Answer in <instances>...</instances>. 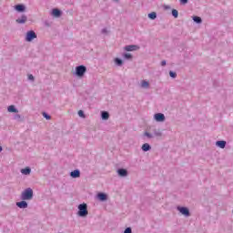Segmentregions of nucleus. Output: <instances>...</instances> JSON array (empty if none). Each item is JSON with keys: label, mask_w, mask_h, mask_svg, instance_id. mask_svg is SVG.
Returning <instances> with one entry per match:
<instances>
[{"label": "nucleus", "mask_w": 233, "mask_h": 233, "mask_svg": "<svg viewBox=\"0 0 233 233\" xmlns=\"http://www.w3.org/2000/svg\"><path fill=\"white\" fill-rule=\"evenodd\" d=\"M34 198V191L32 188H26L24 192L21 194V199L25 200H30Z\"/></svg>", "instance_id": "obj_1"}, {"label": "nucleus", "mask_w": 233, "mask_h": 233, "mask_svg": "<svg viewBox=\"0 0 233 233\" xmlns=\"http://www.w3.org/2000/svg\"><path fill=\"white\" fill-rule=\"evenodd\" d=\"M78 216L85 218L88 216V209L86 204L83 203L78 206Z\"/></svg>", "instance_id": "obj_2"}, {"label": "nucleus", "mask_w": 233, "mask_h": 233, "mask_svg": "<svg viewBox=\"0 0 233 233\" xmlns=\"http://www.w3.org/2000/svg\"><path fill=\"white\" fill-rule=\"evenodd\" d=\"M86 73V66H79L76 67V74L78 77H83Z\"/></svg>", "instance_id": "obj_3"}, {"label": "nucleus", "mask_w": 233, "mask_h": 233, "mask_svg": "<svg viewBox=\"0 0 233 233\" xmlns=\"http://www.w3.org/2000/svg\"><path fill=\"white\" fill-rule=\"evenodd\" d=\"M37 38V35L34 31H28L25 35V41L30 43V41H34V39Z\"/></svg>", "instance_id": "obj_4"}, {"label": "nucleus", "mask_w": 233, "mask_h": 233, "mask_svg": "<svg viewBox=\"0 0 233 233\" xmlns=\"http://www.w3.org/2000/svg\"><path fill=\"white\" fill-rule=\"evenodd\" d=\"M125 50L127 52H135L136 50H139V46H136V45L127 46L125 47Z\"/></svg>", "instance_id": "obj_5"}, {"label": "nucleus", "mask_w": 233, "mask_h": 233, "mask_svg": "<svg viewBox=\"0 0 233 233\" xmlns=\"http://www.w3.org/2000/svg\"><path fill=\"white\" fill-rule=\"evenodd\" d=\"M155 119L156 121L163 122L165 121V115L163 113L155 114Z\"/></svg>", "instance_id": "obj_6"}, {"label": "nucleus", "mask_w": 233, "mask_h": 233, "mask_svg": "<svg viewBox=\"0 0 233 233\" xmlns=\"http://www.w3.org/2000/svg\"><path fill=\"white\" fill-rule=\"evenodd\" d=\"M177 209L179 210V212L181 214H183V216H187V217L190 216V212L188 211V208H177Z\"/></svg>", "instance_id": "obj_7"}, {"label": "nucleus", "mask_w": 233, "mask_h": 233, "mask_svg": "<svg viewBox=\"0 0 233 233\" xmlns=\"http://www.w3.org/2000/svg\"><path fill=\"white\" fill-rule=\"evenodd\" d=\"M16 207H18V208H27L28 203H26V201L23 200V201L17 202Z\"/></svg>", "instance_id": "obj_8"}, {"label": "nucleus", "mask_w": 233, "mask_h": 233, "mask_svg": "<svg viewBox=\"0 0 233 233\" xmlns=\"http://www.w3.org/2000/svg\"><path fill=\"white\" fill-rule=\"evenodd\" d=\"M117 172H118V176H121V177H125L128 175V172L127 171V169L120 168L117 170Z\"/></svg>", "instance_id": "obj_9"}, {"label": "nucleus", "mask_w": 233, "mask_h": 233, "mask_svg": "<svg viewBox=\"0 0 233 233\" xmlns=\"http://www.w3.org/2000/svg\"><path fill=\"white\" fill-rule=\"evenodd\" d=\"M216 145L217 147H219V148H225V147H227V142L220 140V141H217Z\"/></svg>", "instance_id": "obj_10"}, {"label": "nucleus", "mask_w": 233, "mask_h": 233, "mask_svg": "<svg viewBox=\"0 0 233 233\" xmlns=\"http://www.w3.org/2000/svg\"><path fill=\"white\" fill-rule=\"evenodd\" d=\"M71 177H79L81 176V172L76 169L70 173Z\"/></svg>", "instance_id": "obj_11"}, {"label": "nucleus", "mask_w": 233, "mask_h": 233, "mask_svg": "<svg viewBox=\"0 0 233 233\" xmlns=\"http://www.w3.org/2000/svg\"><path fill=\"white\" fill-rule=\"evenodd\" d=\"M16 23L19 25H24V23H26V15H22L21 18L16 19Z\"/></svg>", "instance_id": "obj_12"}, {"label": "nucleus", "mask_w": 233, "mask_h": 233, "mask_svg": "<svg viewBox=\"0 0 233 233\" xmlns=\"http://www.w3.org/2000/svg\"><path fill=\"white\" fill-rule=\"evenodd\" d=\"M30 172H32V169H30V167L21 169V173L24 174V176L30 175Z\"/></svg>", "instance_id": "obj_13"}, {"label": "nucleus", "mask_w": 233, "mask_h": 233, "mask_svg": "<svg viewBox=\"0 0 233 233\" xmlns=\"http://www.w3.org/2000/svg\"><path fill=\"white\" fill-rule=\"evenodd\" d=\"M15 10H16V12H25V5H16L15 6Z\"/></svg>", "instance_id": "obj_14"}, {"label": "nucleus", "mask_w": 233, "mask_h": 233, "mask_svg": "<svg viewBox=\"0 0 233 233\" xmlns=\"http://www.w3.org/2000/svg\"><path fill=\"white\" fill-rule=\"evenodd\" d=\"M52 14L55 17H60L61 16V11H59V9H53Z\"/></svg>", "instance_id": "obj_15"}, {"label": "nucleus", "mask_w": 233, "mask_h": 233, "mask_svg": "<svg viewBox=\"0 0 233 233\" xmlns=\"http://www.w3.org/2000/svg\"><path fill=\"white\" fill-rule=\"evenodd\" d=\"M7 110H8V112H13V113H15V114H17V109L15 108V106H9L8 107H7Z\"/></svg>", "instance_id": "obj_16"}, {"label": "nucleus", "mask_w": 233, "mask_h": 233, "mask_svg": "<svg viewBox=\"0 0 233 233\" xmlns=\"http://www.w3.org/2000/svg\"><path fill=\"white\" fill-rule=\"evenodd\" d=\"M98 199H100V201H106V195H105L104 193H99L97 195Z\"/></svg>", "instance_id": "obj_17"}, {"label": "nucleus", "mask_w": 233, "mask_h": 233, "mask_svg": "<svg viewBox=\"0 0 233 233\" xmlns=\"http://www.w3.org/2000/svg\"><path fill=\"white\" fill-rule=\"evenodd\" d=\"M142 150L144 152H148V150H150V145L148 143H146L142 146Z\"/></svg>", "instance_id": "obj_18"}, {"label": "nucleus", "mask_w": 233, "mask_h": 233, "mask_svg": "<svg viewBox=\"0 0 233 233\" xmlns=\"http://www.w3.org/2000/svg\"><path fill=\"white\" fill-rule=\"evenodd\" d=\"M141 86L142 88H148V86H150V84L147 80H143L141 82Z\"/></svg>", "instance_id": "obj_19"}, {"label": "nucleus", "mask_w": 233, "mask_h": 233, "mask_svg": "<svg viewBox=\"0 0 233 233\" xmlns=\"http://www.w3.org/2000/svg\"><path fill=\"white\" fill-rule=\"evenodd\" d=\"M108 117H110V115L108 114V112L106 111L102 112V119H108Z\"/></svg>", "instance_id": "obj_20"}, {"label": "nucleus", "mask_w": 233, "mask_h": 233, "mask_svg": "<svg viewBox=\"0 0 233 233\" xmlns=\"http://www.w3.org/2000/svg\"><path fill=\"white\" fill-rule=\"evenodd\" d=\"M148 17L149 19H156V17H157V15H156V12H152L148 14Z\"/></svg>", "instance_id": "obj_21"}, {"label": "nucleus", "mask_w": 233, "mask_h": 233, "mask_svg": "<svg viewBox=\"0 0 233 233\" xmlns=\"http://www.w3.org/2000/svg\"><path fill=\"white\" fill-rule=\"evenodd\" d=\"M115 63L116 65H118V66H121V65H123V60L122 59H119V58H116L115 59Z\"/></svg>", "instance_id": "obj_22"}, {"label": "nucleus", "mask_w": 233, "mask_h": 233, "mask_svg": "<svg viewBox=\"0 0 233 233\" xmlns=\"http://www.w3.org/2000/svg\"><path fill=\"white\" fill-rule=\"evenodd\" d=\"M172 15H173V17H175L177 19V17L179 15L177 10L173 9L172 10Z\"/></svg>", "instance_id": "obj_23"}, {"label": "nucleus", "mask_w": 233, "mask_h": 233, "mask_svg": "<svg viewBox=\"0 0 233 233\" xmlns=\"http://www.w3.org/2000/svg\"><path fill=\"white\" fill-rule=\"evenodd\" d=\"M193 21H195V23H201V17L199 16H193Z\"/></svg>", "instance_id": "obj_24"}, {"label": "nucleus", "mask_w": 233, "mask_h": 233, "mask_svg": "<svg viewBox=\"0 0 233 233\" xmlns=\"http://www.w3.org/2000/svg\"><path fill=\"white\" fill-rule=\"evenodd\" d=\"M124 57H125L126 59H132V55H130V54H125V55H124Z\"/></svg>", "instance_id": "obj_25"}, {"label": "nucleus", "mask_w": 233, "mask_h": 233, "mask_svg": "<svg viewBox=\"0 0 233 233\" xmlns=\"http://www.w3.org/2000/svg\"><path fill=\"white\" fill-rule=\"evenodd\" d=\"M78 116H79L80 117H85V113L83 112V110H79V111H78Z\"/></svg>", "instance_id": "obj_26"}, {"label": "nucleus", "mask_w": 233, "mask_h": 233, "mask_svg": "<svg viewBox=\"0 0 233 233\" xmlns=\"http://www.w3.org/2000/svg\"><path fill=\"white\" fill-rule=\"evenodd\" d=\"M144 135H145L147 137H149V139L153 137L152 134H150V133H148V132H146Z\"/></svg>", "instance_id": "obj_27"}, {"label": "nucleus", "mask_w": 233, "mask_h": 233, "mask_svg": "<svg viewBox=\"0 0 233 233\" xmlns=\"http://www.w3.org/2000/svg\"><path fill=\"white\" fill-rule=\"evenodd\" d=\"M124 233H132V228H126Z\"/></svg>", "instance_id": "obj_28"}, {"label": "nucleus", "mask_w": 233, "mask_h": 233, "mask_svg": "<svg viewBox=\"0 0 233 233\" xmlns=\"http://www.w3.org/2000/svg\"><path fill=\"white\" fill-rule=\"evenodd\" d=\"M169 76H170V77H176L177 75H176V73L170 71Z\"/></svg>", "instance_id": "obj_29"}, {"label": "nucleus", "mask_w": 233, "mask_h": 233, "mask_svg": "<svg viewBox=\"0 0 233 233\" xmlns=\"http://www.w3.org/2000/svg\"><path fill=\"white\" fill-rule=\"evenodd\" d=\"M180 3L182 5H187L188 3V0H180Z\"/></svg>", "instance_id": "obj_30"}, {"label": "nucleus", "mask_w": 233, "mask_h": 233, "mask_svg": "<svg viewBox=\"0 0 233 233\" xmlns=\"http://www.w3.org/2000/svg\"><path fill=\"white\" fill-rule=\"evenodd\" d=\"M44 117H46V119H50V116H48L46 113H43Z\"/></svg>", "instance_id": "obj_31"}, {"label": "nucleus", "mask_w": 233, "mask_h": 233, "mask_svg": "<svg viewBox=\"0 0 233 233\" xmlns=\"http://www.w3.org/2000/svg\"><path fill=\"white\" fill-rule=\"evenodd\" d=\"M28 79H30L31 81H34V76L29 75V76H28Z\"/></svg>", "instance_id": "obj_32"}, {"label": "nucleus", "mask_w": 233, "mask_h": 233, "mask_svg": "<svg viewBox=\"0 0 233 233\" xmlns=\"http://www.w3.org/2000/svg\"><path fill=\"white\" fill-rule=\"evenodd\" d=\"M161 65H162V66H165V65H167V61L163 60V61L161 62Z\"/></svg>", "instance_id": "obj_33"}, {"label": "nucleus", "mask_w": 233, "mask_h": 233, "mask_svg": "<svg viewBox=\"0 0 233 233\" xmlns=\"http://www.w3.org/2000/svg\"><path fill=\"white\" fill-rule=\"evenodd\" d=\"M15 119H21V115H15Z\"/></svg>", "instance_id": "obj_34"}, {"label": "nucleus", "mask_w": 233, "mask_h": 233, "mask_svg": "<svg viewBox=\"0 0 233 233\" xmlns=\"http://www.w3.org/2000/svg\"><path fill=\"white\" fill-rule=\"evenodd\" d=\"M0 152H3V147L0 146Z\"/></svg>", "instance_id": "obj_35"}]
</instances>
